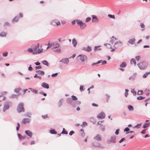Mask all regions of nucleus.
I'll list each match as a JSON object with an SVG mask.
<instances>
[{
  "instance_id": "f257e3e1",
  "label": "nucleus",
  "mask_w": 150,
  "mask_h": 150,
  "mask_svg": "<svg viewBox=\"0 0 150 150\" xmlns=\"http://www.w3.org/2000/svg\"><path fill=\"white\" fill-rule=\"evenodd\" d=\"M139 68L141 70L146 69L148 67V64L144 61L140 63L137 64Z\"/></svg>"
},
{
  "instance_id": "f03ea898",
  "label": "nucleus",
  "mask_w": 150,
  "mask_h": 150,
  "mask_svg": "<svg viewBox=\"0 0 150 150\" xmlns=\"http://www.w3.org/2000/svg\"><path fill=\"white\" fill-rule=\"evenodd\" d=\"M23 106V104L22 103H20L18 104L17 108V110L18 112H21L24 111V109Z\"/></svg>"
},
{
  "instance_id": "7ed1b4c3",
  "label": "nucleus",
  "mask_w": 150,
  "mask_h": 150,
  "mask_svg": "<svg viewBox=\"0 0 150 150\" xmlns=\"http://www.w3.org/2000/svg\"><path fill=\"white\" fill-rule=\"evenodd\" d=\"M116 137L115 136H111L110 139L108 140L107 141V142L109 144L110 143H115L116 142Z\"/></svg>"
},
{
  "instance_id": "20e7f679",
  "label": "nucleus",
  "mask_w": 150,
  "mask_h": 150,
  "mask_svg": "<svg viewBox=\"0 0 150 150\" xmlns=\"http://www.w3.org/2000/svg\"><path fill=\"white\" fill-rule=\"evenodd\" d=\"M11 104V103L9 102H7L5 103L4 104V107L3 109V111L5 112L6 110L8 109L9 108L10 105Z\"/></svg>"
},
{
  "instance_id": "39448f33",
  "label": "nucleus",
  "mask_w": 150,
  "mask_h": 150,
  "mask_svg": "<svg viewBox=\"0 0 150 150\" xmlns=\"http://www.w3.org/2000/svg\"><path fill=\"white\" fill-rule=\"evenodd\" d=\"M51 25L54 26H55L56 25H60V22L57 19L52 21L51 22Z\"/></svg>"
},
{
  "instance_id": "423d86ee",
  "label": "nucleus",
  "mask_w": 150,
  "mask_h": 150,
  "mask_svg": "<svg viewBox=\"0 0 150 150\" xmlns=\"http://www.w3.org/2000/svg\"><path fill=\"white\" fill-rule=\"evenodd\" d=\"M78 57L83 62L87 59L86 56L83 54H80L78 56Z\"/></svg>"
},
{
  "instance_id": "0eeeda50",
  "label": "nucleus",
  "mask_w": 150,
  "mask_h": 150,
  "mask_svg": "<svg viewBox=\"0 0 150 150\" xmlns=\"http://www.w3.org/2000/svg\"><path fill=\"white\" fill-rule=\"evenodd\" d=\"M59 62H62L63 63L67 65L68 64L69 62V58H65L63 59H62V60H60Z\"/></svg>"
},
{
  "instance_id": "6e6552de",
  "label": "nucleus",
  "mask_w": 150,
  "mask_h": 150,
  "mask_svg": "<svg viewBox=\"0 0 150 150\" xmlns=\"http://www.w3.org/2000/svg\"><path fill=\"white\" fill-rule=\"evenodd\" d=\"M94 139L98 141H100L102 140V137L101 135L97 134L94 137Z\"/></svg>"
},
{
  "instance_id": "1a4fd4ad",
  "label": "nucleus",
  "mask_w": 150,
  "mask_h": 150,
  "mask_svg": "<svg viewBox=\"0 0 150 150\" xmlns=\"http://www.w3.org/2000/svg\"><path fill=\"white\" fill-rule=\"evenodd\" d=\"M105 113L103 112L98 115L97 117L98 118L103 119L105 117Z\"/></svg>"
},
{
  "instance_id": "9d476101",
  "label": "nucleus",
  "mask_w": 150,
  "mask_h": 150,
  "mask_svg": "<svg viewBox=\"0 0 150 150\" xmlns=\"http://www.w3.org/2000/svg\"><path fill=\"white\" fill-rule=\"evenodd\" d=\"M91 47L90 46H88L87 47H83L82 50L89 52L91 50Z\"/></svg>"
},
{
  "instance_id": "9b49d317",
  "label": "nucleus",
  "mask_w": 150,
  "mask_h": 150,
  "mask_svg": "<svg viewBox=\"0 0 150 150\" xmlns=\"http://www.w3.org/2000/svg\"><path fill=\"white\" fill-rule=\"evenodd\" d=\"M52 50L58 47H59L60 45L59 44L56 42H53L52 43Z\"/></svg>"
},
{
  "instance_id": "f8f14e48",
  "label": "nucleus",
  "mask_w": 150,
  "mask_h": 150,
  "mask_svg": "<svg viewBox=\"0 0 150 150\" xmlns=\"http://www.w3.org/2000/svg\"><path fill=\"white\" fill-rule=\"evenodd\" d=\"M30 122V119L28 118H24L23 119L22 123L25 124L26 123H29Z\"/></svg>"
},
{
  "instance_id": "ddd939ff",
  "label": "nucleus",
  "mask_w": 150,
  "mask_h": 150,
  "mask_svg": "<svg viewBox=\"0 0 150 150\" xmlns=\"http://www.w3.org/2000/svg\"><path fill=\"white\" fill-rule=\"evenodd\" d=\"M136 40L135 38H133L129 40L128 42L131 45H133L134 44Z\"/></svg>"
},
{
  "instance_id": "4468645a",
  "label": "nucleus",
  "mask_w": 150,
  "mask_h": 150,
  "mask_svg": "<svg viewBox=\"0 0 150 150\" xmlns=\"http://www.w3.org/2000/svg\"><path fill=\"white\" fill-rule=\"evenodd\" d=\"M92 22H98V19L95 15H92Z\"/></svg>"
},
{
  "instance_id": "2eb2a0df",
  "label": "nucleus",
  "mask_w": 150,
  "mask_h": 150,
  "mask_svg": "<svg viewBox=\"0 0 150 150\" xmlns=\"http://www.w3.org/2000/svg\"><path fill=\"white\" fill-rule=\"evenodd\" d=\"M67 101L68 103L70 104L73 106L74 105L73 104V103L74 102L73 101L72 98H68L67 100Z\"/></svg>"
},
{
  "instance_id": "dca6fc26",
  "label": "nucleus",
  "mask_w": 150,
  "mask_h": 150,
  "mask_svg": "<svg viewBox=\"0 0 150 150\" xmlns=\"http://www.w3.org/2000/svg\"><path fill=\"white\" fill-rule=\"evenodd\" d=\"M25 133L28 136H29L30 137H31L33 134L29 130H27L25 131Z\"/></svg>"
},
{
  "instance_id": "f3484780",
  "label": "nucleus",
  "mask_w": 150,
  "mask_h": 150,
  "mask_svg": "<svg viewBox=\"0 0 150 150\" xmlns=\"http://www.w3.org/2000/svg\"><path fill=\"white\" fill-rule=\"evenodd\" d=\"M120 44V45L122 46V42L120 41H117L115 42V44H114V47H115V48L117 49V47L116 46L117 44Z\"/></svg>"
},
{
  "instance_id": "a211bd4d",
  "label": "nucleus",
  "mask_w": 150,
  "mask_h": 150,
  "mask_svg": "<svg viewBox=\"0 0 150 150\" xmlns=\"http://www.w3.org/2000/svg\"><path fill=\"white\" fill-rule=\"evenodd\" d=\"M117 39L114 36H112L111 38H110V43L113 44L115 40H117Z\"/></svg>"
},
{
  "instance_id": "6ab92c4d",
  "label": "nucleus",
  "mask_w": 150,
  "mask_h": 150,
  "mask_svg": "<svg viewBox=\"0 0 150 150\" xmlns=\"http://www.w3.org/2000/svg\"><path fill=\"white\" fill-rule=\"evenodd\" d=\"M144 92L146 95H148L150 94V89L149 88H147L144 91Z\"/></svg>"
},
{
  "instance_id": "aec40b11",
  "label": "nucleus",
  "mask_w": 150,
  "mask_h": 150,
  "mask_svg": "<svg viewBox=\"0 0 150 150\" xmlns=\"http://www.w3.org/2000/svg\"><path fill=\"white\" fill-rule=\"evenodd\" d=\"M39 47V44L38 43L36 45H35L34 47V48L33 49L34 50V52H36L37 49Z\"/></svg>"
},
{
  "instance_id": "412c9836",
  "label": "nucleus",
  "mask_w": 150,
  "mask_h": 150,
  "mask_svg": "<svg viewBox=\"0 0 150 150\" xmlns=\"http://www.w3.org/2000/svg\"><path fill=\"white\" fill-rule=\"evenodd\" d=\"M72 43L73 44V46L75 47L77 44V42L75 38H73L72 40Z\"/></svg>"
},
{
  "instance_id": "4be33fe9",
  "label": "nucleus",
  "mask_w": 150,
  "mask_h": 150,
  "mask_svg": "<svg viewBox=\"0 0 150 150\" xmlns=\"http://www.w3.org/2000/svg\"><path fill=\"white\" fill-rule=\"evenodd\" d=\"M36 72L38 74L41 75H43L45 74L44 71L40 70H37L36 71Z\"/></svg>"
},
{
  "instance_id": "5701e85b",
  "label": "nucleus",
  "mask_w": 150,
  "mask_h": 150,
  "mask_svg": "<svg viewBox=\"0 0 150 150\" xmlns=\"http://www.w3.org/2000/svg\"><path fill=\"white\" fill-rule=\"evenodd\" d=\"M43 51V49H38L36 52H33L34 54H39L42 52Z\"/></svg>"
},
{
  "instance_id": "b1692460",
  "label": "nucleus",
  "mask_w": 150,
  "mask_h": 150,
  "mask_svg": "<svg viewBox=\"0 0 150 150\" xmlns=\"http://www.w3.org/2000/svg\"><path fill=\"white\" fill-rule=\"evenodd\" d=\"M80 26L81 29H83L86 27V25L84 23H83Z\"/></svg>"
},
{
  "instance_id": "393cba45",
  "label": "nucleus",
  "mask_w": 150,
  "mask_h": 150,
  "mask_svg": "<svg viewBox=\"0 0 150 150\" xmlns=\"http://www.w3.org/2000/svg\"><path fill=\"white\" fill-rule=\"evenodd\" d=\"M127 64L125 62H123L122 64L120 65V67L122 68H124L126 66Z\"/></svg>"
},
{
  "instance_id": "a878e982",
  "label": "nucleus",
  "mask_w": 150,
  "mask_h": 150,
  "mask_svg": "<svg viewBox=\"0 0 150 150\" xmlns=\"http://www.w3.org/2000/svg\"><path fill=\"white\" fill-rule=\"evenodd\" d=\"M149 74H150V71L149 72H146L143 75L142 77L144 78H145L147 77V76Z\"/></svg>"
},
{
  "instance_id": "bb28decb",
  "label": "nucleus",
  "mask_w": 150,
  "mask_h": 150,
  "mask_svg": "<svg viewBox=\"0 0 150 150\" xmlns=\"http://www.w3.org/2000/svg\"><path fill=\"white\" fill-rule=\"evenodd\" d=\"M41 63L44 65H46L47 66H48L49 63L46 60H44L42 61Z\"/></svg>"
},
{
  "instance_id": "cd10ccee",
  "label": "nucleus",
  "mask_w": 150,
  "mask_h": 150,
  "mask_svg": "<svg viewBox=\"0 0 150 150\" xmlns=\"http://www.w3.org/2000/svg\"><path fill=\"white\" fill-rule=\"evenodd\" d=\"M127 108L129 111H132L134 110V108L133 106L130 105L127 106Z\"/></svg>"
},
{
  "instance_id": "c85d7f7f",
  "label": "nucleus",
  "mask_w": 150,
  "mask_h": 150,
  "mask_svg": "<svg viewBox=\"0 0 150 150\" xmlns=\"http://www.w3.org/2000/svg\"><path fill=\"white\" fill-rule=\"evenodd\" d=\"M102 62V60H99V61H98L97 62H96V63H93L92 64H91V65L92 66H94V65H97L98 64H99L100 63H101V62Z\"/></svg>"
},
{
  "instance_id": "c756f323",
  "label": "nucleus",
  "mask_w": 150,
  "mask_h": 150,
  "mask_svg": "<svg viewBox=\"0 0 150 150\" xmlns=\"http://www.w3.org/2000/svg\"><path fill=\"white\" fill-rule=\"evenodd\" d=\"M6 33L4 32H1L0 33V36L2 37H6Z\"/></svg>"
},
{
  "instance_id": "7c9ffc66",
  "label": "nucleus",
  "mask_w": 150,
  "mask_h": 150,
  "mask_svg": "<svg viewBox=\"0 0 150 150\" xmlns=\"http://www.w3.org/2000/svg\"><path fill=\"white\" fill-rule=\"evenodd\" d=\"M131 63L132 64H134V65H136V61H135V59H132L131 60Z\"/></svg>"
},
{
  "instance_id": "2f4dec72",
  "label": "nucleus",
  "mask_w": 150,
  "mask_h": 150,
  "mask_svg": "<svg viewBox=\"0 0 150 150\" xmlns=\"http://www.w3.org/2000/svg\"><path fill=\"white\" fill-rule=\"evenodd\" d=\"M18 137L20 139H25V137L23 136L20 134H18Z\"/></svg>"
},
{
  "instance_id": "473e14b6",
  "label": "nucleus",
  "mask_w": 150,
  "mask_h": 150,
  "mask_svg": "<svg viewBox=\"0 0 150 150\" xmlns=\"http://www.w3.org/2000/svg\"><path fill=\"white\" fill-rule=\"evenodd\" d=\"M54 52H57V53H60L61 52V50L60 48L55 49H53L52 50Z\"/></svg>"
},
{
  "instance_id": "72a5a7b5",
  "label": "nucleus",
  "mask_w": 150,
  "mask_h": 150,
  "mask_svg": "<svg viewBox=\"0 0 150 150\" xmlns=\"http://www.w3.org/2000/svg\"><path fill=\"white\" fill-rule=\"evenodd\" d=\"M27 51L29 52L30 53H33V54H34L33 52L34 51L33 49L29 48L28 49Z\"/></svg>"
},
{
  "instance_id": "f704fd0d",
  "label": "nucleus",
  "mask_w": 150,
  "mask_h": 150,
  "mask_svg": "<svg viewBox=\"0 0 150 150\" xmlns=\"http://www.w3.org/2000/svg\"><path fill=\"white\" fill-rule=\"evenodd\" d=\"M29 89L30 90L33 92L34 93H37L38 91L37 90L33 89L31 88H29Z\"/></svg>"
},
{
  "instance_id": "c9c22d12",
  "label": "nucleus",
  "mask_w": 150,
  "mask_h": 150,
  "mask_svg": "<svg viewBox=\"0 0 150 150\" xmlns=\"http://www.w3.org/2000/svg\"><path fill=\"white\" fill-rule=\"evenodd\" d=\"M50 132L51 134H57V132L54 129H51L50 131Z\"/></svg>"
},
{
  "instance_id": "e433bc0d",
  "label": "nucleus",
  "mask_w": 150,
  "mask_h": 150,
  "mask_svg": "<svg viewBox=\"0 0 150 150\" xmlns=\"http://www.w3.org/2000/svg\"><path fill=\"white\" fill-rule=\"evenodd\" d=\"M18 17L16 16L15 18H14L13 19L12 21L14 22H17L18 20Z\"/></svg>"
},
{
  "instance_id": "4c0bfd02",
  "label": "nucleus",
  "mask_w": 150,
  "mask_h": 150,
  "mask_svg": "<svg viewBox=\"0 0 150 150\" xmlns=\"http://www.w3.org/2000/svg\"><path fill=\"white\" fill-rule=\"evenodd\" d=\"M104 45L105 46H106L108 48H111V46L109 44L105 43L104 44Z\"/></svg>"
},
{
  "instance_id": "58836bf2",
  "label": "nucleus",
  "mask_w": 150,
  "mask_h": 150,
  "mask_svg": "<svg viewBox=\"0 0 150 150\" xmlns=\"http://www.w3.org/2000/svg\"><path fill=\"white\" fill-rule=\"evenodd\" d=\"M77 24L79 25H80L83 23L82 21H79V20H77L76 21Z\"/></svg>"
},
{
  "instance_id": "ea45409f",
  "label": "nucleus",
  "mask_w": 150,
  "mask_h": 150,
  "mask_svg": "<svg viewBox=\"0 0 150 150\" xmlns=\"http://www.w3.org/2000/svg\"><path fill=\"white\" fill-rule=\"evenodd\" d=\"M149 124L148 123H145L144 124L143 127V128H146L148 127V126H149Z\"/></svg>"
},
{
  "instance_id": "a19ab883",
  "label": "nucleus",
  "mask_w": 150,
  "mask_h": 150,
  "mask_svg": "<svg viewBox=\"0 0 150 150\" xmlns=\"http://www.w3.org/2000/svg\"><path fill=\"white\" fill-rule=\"evenodd\" d=\"M100 46H95L94 47V50L95 51L96 50H101L100 48H99Z\"/></svg>"
},
{
  "instance_id": "79ce46f5",
  "label": "nucleus",
  "mask_w": 150,
  "mask_h": 150,
  "mask_svg": "<svg viewBox=\"0 0 150 150\" xmlns=\"http://www.w3.org/2000/svg\"><path fill=\"white\" fill-rule=\"evenodd\" d=\"M5 98V97L3 95L0 96V102L4 100Z\"/></svg>"
},
{
  "instance_id": "37998d69",
  "label": "nucleus",
  "mask_w": 150,
  "mask_h": 150,
  "mask_svg": "<svg viewBox=\"0 0 150 150\" xmlns=\"http://www.w3.org/2000/svg\"><path fill=\"white\" fill-rule=\"evenodd\" d=\"M100 128L102 131H104L105 130V127L103 125H100Z\"/></svg>"
},
{
  "instance_id": "c03bdc74",
  "label": "nucleus",
  "mask_w": 150,
  "mask_h": 150,
  "mask_svg": "<svg viewBox=\"0 0 150 150\" xmlns=\"http://www.w3.org/2000/svg\"><path fill=\"white\" fill-rule=\"evenodd\" d=\"M145 98V97L142 96H139L137 97V99L139 100H143Z\"/></svg>"
},
{
  "instance_id": "a18cd8bd",
  "label": "nucleus",
  "mask_w": 150,
  "mask_h": 150,
  "mask_svg": "<svg viewBox=\"0 0 150 150\" xmlns=\"http://www.w3.org/2000/svg\"><path fill=\"white\" fill-rule=\"evenodd\" d=\"M108 16L110 18H112L114 19L115 18V16L114 15L108 14Z\"/></svg>"
},
{
  "instance_id": "49530a36",
  "label": "nucleus",
  "mask_w": 150,
  "mask_h": 150,
  "mask_svg": "<svg viewBox=\"0 0 150 150\" xmlns=\"http://www.w3.org/2000/svg\"><path fill=\"white\" fill-rule=\"evenodd\" d=\"M63 99H61L59 100V107H60L61 106V105H62V102L63 101Z\"/></svg>"
},
{
  "instance_id": "de8ad7c7",
  "label": "nucleus",
  "mask_w": 150,
  "mask_h": 150,
  "mask_svg": "<svg viewBox=\"0 0 150 150\" xmlns=\"http://www.w3.org/2000/svg\"><path fill=\"white\" fill-rule=\"evenodd\" d=\"M62 134H67L68 133L67 131L65 130V129L64 128L63 129V130L62 132Z\"/></svg>"
},
{
  "instance_id": "09e8293b",
  "label": "nucleus",
  "mask_w": 150,
  "mask_h": 150,
  "mask_svg": "<svg viewBox=\"0 0 150 150\" xmlns=\"http://www.w3.org/2000/svg\"><path fill=\"white\" fill-rule=\"evenodd\" d=\"M21 89L19 88H17L14 90V91L16 93H18Z\"/></svg>"
},
{
  "instance_id": "8fccbe9b",
  "label": "nucleus",
  "mask_w": 150,
  "mask_h": 150,
  "mask_svg": "<svg viewBox=\"0 0 150 150\" xmlns=\"http://www.w3.org/2000/svg\"><path fill=\"white\" fill-rule=\"evenodd\" d=\"M72 99L74 100H77V98L75 96L73 95L71 96Z\"/></svg>"
},
{
  "instance_id": "3c124183",
  "label": "nucleus",
  "mask_w": 150,
  "mask_h": 150,
  "mask_svg": "<svg viewBox=\"0 0 150 150\" xmlns=\"http://www.w3.org/2000/svg\"><path fill=\"white\" fill-rule=\"evenodd\" d=\"M143 93V91L142 90L138 91L137 92V94L138 95H142Z\"/></svg>"
},
{
  "instance_id": "603ef678",
  "label": "nucleus",
  "mask_w": 150,
  "mask_h": 150,
  "mask_svg": "<svg viewBox=\"0 0 150 150\" xmlns=\"http://www.w3.org/2000/svg\"><path fill=\"white\" fill-rule=\"evenodd\" d=\"M128 90L127 89H125V96L126 97H127V96L128 95Z\"/></svg>"
},
{
  "instance_id": "864d4df0",
  "label": "nucleus",
  "mask_w": 150,
  "mask_h": 150,
  "mask_svg": "<svg viewBox=\"0 0 150 150\" xmlns=\"http://www.w3.org/2000/svg\"><path fill=\"white\" fill-rule=\"evenodd\" d=\"M141 125V123L139 124H137V125L136 126H135L134 127L135 128H139L140 127Z\"/></svg>"
},
{
  "instance_id": "5fc2aeb1",
  "label": "nucleus",
  "mask_w": 150,
  "mask_h": 150,
  "mask_svg": "<svg viewBox=\"0 0 150 150\" xmlns=\"http://www.w3.org/2000/svg\"><path fill=\"white\" fill-rule=\"evenodd\" d=\"M141 58L140 56H137L135 57V59L137 61H139Z\"/></svg>"
},
{
  "instance_id": "6e6d98bb",
  "label": "nucleus",
  "mask_w": 150,
  "mask_h": 150,
  "mask_svg": "<svg viewBox=\"0 0 150 150\" xmlns=\"http://www.w3.org/2000/svg\"><path fill=\"white\" fill-rule=\"evenodd\" d=\"M47 45H48V46L47 47V49H48L49 48L52 47V43L51 44L49 43Z\"/></svg>"
},
{
  "instance_id": "4d7b16f0",
  "label": "nucleus",
  "mask_w": 150,
  "mask_h": 150,
  "mask_svg": "<svg viewBox=\"0 0 150 150\" xmlns=\"http://www.w3.org/2000/svg\"><path fill=\"white\" fill-rule=\"evenodd\" d=\"M42 86L44 88H49V85H42Z\"/></svg>"
},
{
  "instance_id": "13d9d810",
  "label": "nucleus",
  "mask_w": 150,
  "mask_h": 150,
  "mask_svg": "<svg viewBox=\"0 0 150 150\" xmlns=\"http://www.w3.org/2000/svg\"><path fill=\"white\" fill-rule=\"evenodd\" d=\"M17 126L16 127V129L17 131H18L19 130V127H20V124L18 123H17Z\"/></svg>"
},
{
  "instance_id": "bf43d9fd",
  "label": "nucleus",
  "mask_w": 150,
  "mask_h": 150,
  "mask_svg": "<svg viewBox=\"0 0 150 150\" xmlns=\"http://www.w3.org/2000/svg\"><path fill=\"white\" fill-rule=\"evenodd\" d=\"M8 54V52H5L3 53L2 55L4 57H6V56H7Z\"/></svg>"
},
{
  "instance_id": "052dcab7",
  "label": "nucleus",
  "mask_w": 150,
  "mask_h": 150,
  "mask_svg": "<svg viewBox=\"0 0 150 150\" xmlns=\"http://www.w3.org/2000/svg\"><path fill=\"white\" fill-rule=\"evenodd\" d=\"M91 19V18L90 17H87L86 19V22H89V21H90V20Z\"/></svg>"
},
{
  "instance_id": "680f3d73",
  "label": "nucleus",
  "mask_w": 150,
  "mask_h": 150,
  "mask_svg": "<svg viewBox=\"0 0 150 150\" xmlns=\"http://www.w3.org/2000/svg\"><path fill=\"white\" fill-rule=\"evenodd\" d=\"M35 68L36 69H41L42 68V67L40 65H39L38 66H36L35 67Z\"/></svg>"
},
{
  "instance_id": "e2e57ef3",
  "label": "nucleus",
  "mask_w": 150,
  "mask_h": 150,
  "mask_svg": "<svg viewBox=\"0 0 150 150\" xmlns=\"http://www.w3.org/2000/svg\"><path fill=\"white\" fill-rule=\"evenodd\" d=\"M129 130V128L126 127L124 130V132H127Z\"/></svg>"
},
{
  "instance_id": "0e129e2a",
  "label": "nucleus",
  "mask_w": 150,
  "mask_h": 150,
  "mask_svg": "<svg viewBox=\"0 0 150 150\" xmlns=\"http://www.w3.org/2000/svg\"><path fill=\"white\" fill-rule=\"evenodd\" d=\"M58 74V73H55V74H53L52 75V76L53 77L56 76H57Z\"/></svg>"
},
{
  "instance_id": "69168bd1",
  "label": "nucleus",
  "mask_w": 150,
  "mask_h": 150,
  "mask_svg": "<svg viewBox=\"0 0 150 150\" xmlns=\"http://www.w3.org/2000/svg\"><path fill=\"white\" fill-rule=\"evenodd\" d=\"M28 69L29 71H32L33 70V68L31 67V65H30V66L29 67Z\"/></svg>"
},
{
  "instance_id": "338daca9",
  "label": "nucleus",
  "mask_w": 150,
  "mask_h": 150,
  "mask_svg": "<svg viewBox=\"0 0 150 150\" xmlns=\"http://www.w3.org/2000/svg\"><path fill=\"white\" fill-rule=\"evenodd\" d=\"M120 130V129H117L115 132V134L116 135H118L119 134V132Z\"/></svg>"
},
{
  "instance_id": "774afa93",
  "label": "nucleus",
  "mask_w": 150,
  "mask_h": 150,
  "mask_svg": "<svg viewBox=\"0 0 150 150\" xmlns=\"http://www.w3.org/2000/svg\"><path fill=\"white\" fill-rule=\"evenodd\" d=\"M140 26L142 28H144L145 25L143 23H141Z\"/></svg>"
}]
</instances>
